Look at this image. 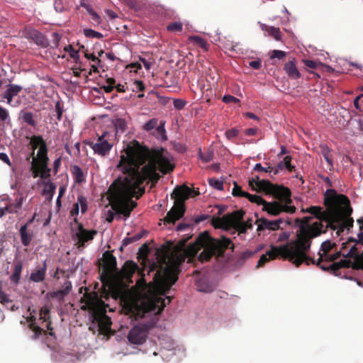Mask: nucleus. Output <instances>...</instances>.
I'll list each match as a JSON object with an SVG mask.
<instances>
[{
  "label": "nucleus",
  "instance_id": "1",
  "mask_svg": "<svg viewBox=\"0 0 363 363\" xmlns=\"http://www.w3.org/2000/svg\"><path fill=\"white\" fill-rule=\"evenodd\" d=\"M323 203L326 207L325 210L318 206L303 208L302 212L312 214L318 221L311 223L313 219L311 216L296 218L295 223L298 226L296 238L279 247L272 245L269 250L261 255L257 267H263L267 262L279 257L299 267L306 258V252L311 248L313 238L325 233L328 229L335 231L336 237L341 236L344 232L349 233L354 226V219L348 197L337 194L333 189H329L324 193Z\"/></svg>",
  "mask_w": 363,
  "mask_h": 363
},
{
  "label": "nucleus",
  "instance_id": "2",
  "mask_svg": "<svg viewBox=\"0 0 363 363\" xmlns=\"http://www.w3.org/2000/svg\"><path fill=\"white\" fill-rule=\"evenodd\" d=\"M123 151L125 155L121 156L117 167L125 176L115 180L107 194L112 209L126 219L137 206L132 198L139 199L145 193V187L140 185L148 179L154 186L160 179L157 170L167 174L174 169L175 165L170 154L164 149L150 152L135 140L128 143Z\"/></svg>",
  "mask_w": 363,
  "mask_h": 363
},
{
  "label": "nucleus",
  "instance_id": "3",
  "mask_svg": "<svg viewBox=\"0 0 363 363\" xmlns=\"http://www.w3.org/2000/svg\"><path fill=\"white\" fill-rule=\"evenodd\" d=\"M185 255L179 250L172 251L169 247L164 249L162 255L160 256L161 264L159 269L154 274V284H147L145 279V274L143 272L137 270L141 277L136 281L135 286L130 288L131 296L127 299H121L123 301H128L133 296V289L136 288L142 292H148L149 295L146 301L143 303V308L145 312H155L160 313L167 304L170 303L171 296H163L170 290L178 280L180 273V266L185 261Z\"/></svg>",
  "mask_w": 363,
  "mask_h": 363
},
{
  "label": "nucleus",
  "instance_id": "4",
  "mask_svg": "<svg viewBox=\"0 0 363 363\" xmlns=\"http://www.w3.org/2000/svg\"><path fill=\"white\" fill-rule=\"evenodd\" d=\"M104 266L100 274L101 281L108 285L112 296L116 299H127L131 296L129 284H133V276L138 269V264L132 260L126 261L121 270H117L116 258L112 251L103 254Z\"/></svg>",
  "mask_w": 363,
  "mask_h": 363
},
{
  "label": "nucleus",
  "instance_id": "5",
  "mask_svg": "<svg viewBox=\"0 0 363 363\" xmlns=\"http://www.w3.org/2000/svg\"><path fill=\"white\" fill-rule=\"evenodd\" d=\"M191 247L195 253L201 247L204 248L199 255V260L204 262L209 261L214 255L223 257L227 249L233 251L235 245L230 238L225 236H221L220 238H213L207 232H204L197 238Z\"/></svg>",
  "mask_w": 363,
  "mask_h": 363
},
{
  "label": "nucleus",
  "instance_id": "6",
  "mask_svg": "<svg viewBox=\"0 0 363 363\" xmlns=\"http://www.w3.org/2000/svg\"><path fill=\"white\" fill-rule=\"evenodd\" d=\"M335 247V243L332 242L330 240H325L320 245V250L318 253V257L317 259L308 255V252L310 250L309 249L306 252V258L303 260V262H301V264L306 263L307 265H309L311 263L313 264H316L323 271L328 272L337 277L343 278L345 277V275H342L341 272H338V269H336V267L332 266L333 264H335L337 262H335V260H337L341 256V251L331 253L333 249Z\"/></svg>",
  "mask_w": 363,
  "mask_h": 363
},
{
  "label": "nucleus",
  "instance_id": "7",
  "mask_svg": "<svg viewBox=\"0 0 363 363\" xmlns=\"http://www.w3.org/2000/svg\"><path fill=\"white\" fill-rule=\"evenodd\" d=\"M199 195L198 190L192 189L186 185L177 186L171 196L174 199V205L167 213L164 220L165 223H174L184 214V201L189 197H196Z\"/></svg>",
  "mask_w": 363,
  "mask_h": 363
},
{
  "label": "nucleus",
  "instance_id": "8",
  "mask_svg": "<svg viewBox=\"0 0 363 363\" xmlns=\"http://www.w3.org/2000/svg\"><path fill=\"white\" fill-rule=\"evenodd\" d=\"M249 184L254 190L256 189L264 192L266 194L272 195L276 199L291 201V191L289 188L282 185L274 184L269 180H261L258 176L250 179Z\"/></svg>",
  "mask_w": 363,
  "mask_h": 363
},
{
  "label": "nucleus",
  "instance_id": "9",
  "mask_svg": "<svg viewBox=\"0 0 363 363\" xmlns=\"http://www.w3.org/2000/svg\"><path fill=\"white\" fill-rule=\"evenodd\" d=\"M245 211L243 210L235 211L233 213L224 215L223 217L213 218L212 225L216 228H222L230 230L233 228L238 234L245 233L247 230V227L243 223V216Z\"/></svg>",
  "mask_w": 363,
  "mask_h": 363
},
{
  "label": "nucleus",
  "instance_id": "10",
  "mask_svg": "<svg viewBox=\"0 0 363 363\" xmlns=\"http://www.w3.org/2000/svg\"><path fill=\"white\" fill-rule=\"evenodd\" d=\"M48 147L46 143L38 150L37 155L32 156L30 171L34 178L40 177L47 179L50 177V168L48 167Z\"/></svg>",
  "mask_w": 363,
  "mask_h": 363
},
{
  "label": "nucleus",
  "instance_id": "11",
  "mask_svg": "<svg viewBox=\"0 0 363 363\" xmlns=\"http://www.w3.org/2000/svg\"><path fill=\"white\" fill-rule=\"evenodd\" d=\"M343 257L344 259L332 265L338 269V272H341L342 275H345L342 273L343 269L363 270V250L359 252L358 248L352 245L346 254H343ZM345 278L347 277L345 276Z\"/></svg>",
  "mask_w": 363,
  "mask_h": 363
},
{
  "label": "nucleus",
  "instance_id": "12",
  "mask_svg": "<svg viewBox=\"0 0 363 363\" xmlns=\"http://www.w3.org/2000/svg\"><path fill=\"white\" fill-rule=\"evenodd\" d=\"M277 199L279 201L268 202L265 201L262 205V210L272 216H277L282 212L293 213L296 211V207L291 205L292 203L291 199V201L280 199Z\"/></svg>",
  "mask_w": 363,
  "mask_h": 363
},
{
  "label": "nucleus",
  "instance_id": "13",
  "mask_svg": "<svg viewBox=\"0 0 363 363\" xmlns=\"http://www.w3.org/2000/svg\"><path fill=\"white\" fill-rule=\"evenodd\" d=\"M108 306L105 303L102 304L97 312H94V315L91 318L93 323H97L99 331L102 334H106L111 330V320L106 315V308Z\"/></svg>",
  "mask_w": 363,
  "mask_h": 363
},
{
  "label": "nucleus",
  "instance_id": "14",
  "mask_svg": "<svg viewBox=\"0 0 363 363\" xmlns=\"http://www.w3.org/2000/svg\"><path fill=\"white\" fill-rule=\"evenodd\" d=\"M150 326L138 324L134 326L128 333V340L131 344L142 345L146 340Z\"/></svg>",
  "mask_w": 363,
  "mask_h": 363
},
{
  "label": "nucleus",
  "instance_id": "15",
  "mask_svg": "<svg viewBox=\"0 0 363 363\" xmlns=\"http://www.w3.org/2000/svg\"><path fill=\"white\" fill-rule=\"evenodd\" d=\"M88 145L94 150V153L101 156L107 155L112 148V144L104 139V135L99 137L96 142L89 141Z\"/></svg>",
  "mask_w": 363,
  "mask_h": 363
},
{
  "label": "nucleus",
  "instance_id": "16",
  "mask_svg": "<svg viewBox=\"0 0 363 363\" xmlns=\"http://www.w3.org/2000/svg\"><path fill=\"white\" fill-rule=\"evenodd\" d=\"M24 36L28 39L33 40L38 45L43 48H45L49 45V42L46 37L35 29H26L24 31Z\"/></svg>",
  "mask_w": 363,
  "mask_h": 363
},
{
  "label": "nucleus",
  "instance_id": "17",
  "mask_svg": "<svg viewBox=\"0 0 363 363\" xmlns=\"http://www.w3.org/2000/svg\"><path fill=\"white\" fill-rule=\"evenodd\" d=\"M84 301H85L86 303L81 307V309L83 311H89L91 314V319L94 317V312H97L100 309V307L102 306V304L104 303L101 299H95L91 297L86 298V300L82 298V302Z\"/></svg>",
  "mask_w": 363,
  "mask_h": 363
},
{
  "label": "nucleus",
  "instance_id": "18",
  "mask_svg": "<svg viewBox=\"0 0 363 363\" xmlns=\"http://www.w3.org/2000/svg\"><path fill=\"white\" fill-rule=\"evenodd\" d=\"M281 219L276 220H269L265 218H257L256 223L257 224V230L262 231L266 229L270 230H277L280 228Z\"/></svg>",
  "mask_w": 363,
  "mask_h": 363
},
{
  "label": "nucleus",
  "instance_id": "19",
  "mask_svg": "<svg viewBox=\"0 0 363 363\" xmlns=\"http://www.w3.org/2000/svg\"><path fill=\"white\" fill-rule=\"evenodd\" d=\"M97 233L95 230H87L84 228L83 225L79 224V232L76 233V236L78 238L79 247H84V243L94 239V235Z\"/></svg>",
  "mask_w": 363,
  "mask_h": 363
},
{
  "label": "nucleus",
  "instance_id": "20",
  "mask_svg": "<svg viewBox=\"0 0 363 363\" xmlns=\"http://www.w3.org/2000/svg\"><path fill=\"white\" fill-rule=\"evenodd\" d=\"M26 321L28 323V328L33 333L30 338L33 340H38L40 336L47 335L46 330L38 325L36 323V318L34 315H30L26 318Z\"/></svg>",
  "mask_w": 363,
  "mask_h": 363
},
{
  "label": "nucleus",
  "instance_id": "21",
  "mask_svg": "<svg viewBox=\"0 0 363 363\" xmlns=\"http://www.w3.org/2000/svg\"><path fill=\"white\" fill-rule=\"evenodd\" d=\"M50 308L47 306H43L40 310V318L39 320L41 323H46V328L49 331L48 334L50 336H55V333L53 332V328L51 326L52 322L50 320Z\"/></svg>",
  "mask_w": 363,
  "mask_h": 363
},
{
  "label": "nucleus",
  "instance_id": "22",
  "mask_svg": "<svg viewBox=\"0 0 363 363\" xmlns=\"http://www.w3.org/2000/svg\"><path fill=\"white\" fill-rule=\"evenodd\" d=\"M46 272L47 263L46 260H44L41 267H37L31 272L29 279L36 283L43 282L45 279Z\"/></svg>",
  "mask_w": 363,
  "mask_h": 363
},
{
  "label": "nucleus",
  "instance_id": "23",
  "mask_svg": "<svg viewBox=\"0 0 363 363\" xmlns=\"http://www.w3.org/2000/svg\"><path fill=\"white\" fill-rule=\"evenodd\" d=\"M72 290V284L69 281H67L63 285V289L55 291L48 294V296L57 298L58 301H63L65 296H67Z\"/></svg>",
  "mask_w": 363,
  "mask_h": 363
},
{
  "label": "nucleus",
  "instance_id": "24",
  "mask_svg": "<svg viewBox=\"0 0 363 363\" xmlns=\"http://www.w3.org/2000/svg\"><path fill=\"white\" fill-rule=\"evenodd\" d=\"M22 90V86L17 84H10L8 85V88L5 91L4 97L6 99L7 104H10L12 101L13 98L17 96L18 93Z\"/></svg>",
  "mask_w": 363,
  "mask_h": 363
},
{
  "label": "nucleus",
  "instance_id": "25",
  "mask_svg": "<svg viewBox=\"0 0 363 363\" xmlns=\"http://www.w3.org/2000/svg\"><path fill=\"white\" fill-rule=\"evenodd\" d=\"M284 70L291 79H296L301 77V73L296 66L294 60L284 65Z\"/></svg>",
  "mask_w": 363,
  "mask_h": 363
},
{
  "label": "nucleus",
  "instance_id": "26",
  "mask_svg": "<svg viewBox=\"0 0 363 363\" xmlns=\"http://www.w3.org/2000/svg\"><path fill=\"white\" fill-rule=\"evenodd\" d=\"M260 27L263 31L267 32L269 35L273 37L276 40L280 41L282 40L283 34L279 28L269 26L264 23H262Z\"/></svg>",
  "mask_w": 363,
  "mask_h": 363
},
{
  "label": "nucleus",
  "instance_id": "27",
  "mask_svg": "<svg viewBox=\"0 0 363 363\" xmlns=\"http://www.w3.org/2000/svg\"><path fill=\"white\" fill-rule=\"evenodd\" d=\"M33 222V219H30L28 223L22 225L20 228V235L21 238L22 244L24 246H28L30 244L32 240V234H28L27 233V227L28 223H31Z\"/></svg>",
  "mask_w": 363,
  "mask_h": 363
},
{
  "label": "nucleus",
  "instance_id": "28",
  "mask_svg": "<svg viewBox=\"0 0 363 363\" xmlns=\"http://www.w3.org/2000/svg\"><path fill=\"white\" fill-rule=\"evenodd\" d=\"M23 269V264L21 261L16 263L13 274L10 277L11 282L18 284L21 279V274Z\"/></svg>",
  "mask_w": 363,
  "mask_h": 363
},
{
  "label": "nucleus",
  "instance_id": "29",
  "mask_svg": "<svg viewBox=\"0 0 363 363\" xmlns=\"http://www.w3.org/2000/svg\"><path fill=\"white\" fill-rule=\"evenodd\" d=\"M45 143V141L40 135H33L30 138V144L32 147V152L30 155L33 156L35 155V151L38 147H40L43 144Z\"/></svg>",
  "mask_w": 363,
  "mask_h": 363
},
{
  "label": "nucleus",
  "instance_id": "30",
  "mask_svg": "<svg viewBox=\"0 0 363 363\" xmlns=\"http://www.w3.org/2000/svg\"><path fill=\"white\" fill-rule=\"evenodd\" d=\"M320 153L330 168L333 167L332 150L325 145H321Z\"/></svg>",
  "mask_w": 363,
  "mask_h": 363
},
{
  "label": "nucleus",
  "instance_id": "31",
  "mask_svg": "<svg viewBox=\"0 0 363 363\" xmlns=\"http://www.w3.org/2000/svg\"><path fill=\"white\" fill-rule=\"evenodd\" d=\"M71 172L74 177V181L81 184L84 181V175L82 169L77 165H74L72 167Z\"/></svg>",
  "mask_w": 363,
  "mask_h": 363
},
{
  "label": "nucleus",
  "instance_id": "32",
  "mask_svg": "<svg viewBox=\"0 0 363 363\" xmlns=\"http://www.w3.org/2000/svg\"><path fill=\"white\" fill-rule=\"evenodd\" d=\"M56 189V185L52 182H48L45 184V188L43 189V195L46 196L47 200L50 201L52 199V197L55 194Z\"/></svg>",
  "mask_w": 363,
  "mask_h": 363
},
{
  "label": "nucleus",
  "instance_id": "33",
  "mask_svg": "<svg viewBox=\"0 0 363 363\" xmlns=\"http://www.w3.org/2000/svg\"><path fill=\"white\" fill-rule=\"evenodd\" d=\"M72 0H55L54 7L57 12H63L70 7Z\"/></svg>",
  "mask_w": 363,
  "mask_h": 363
},
{
  "label": "nucleus",
  "instance_id": "34",
  "mask_svg": "<svg viewBox=\"0 0 363 363\" xmlns=\"http://www.w3.org/2000/svg\"><path fill=\"white\" fill-rule=\"evenodd\" d=\"M21 118L23 121L33 127H35L36 122L34 120V116L31 112H24L21 111Z\"/></svg>",
  "mask_w": 363,
  "mask_h": 363
},
{
  "label": "nucleus",
  "instance_id": "35",
  "mask_svg": "<svg viewBox=\"0 0 363 363\" xmlns=\"http://www.w3.org/2000/svg\"><path fill=\"white\" fill-rule=\"evenodd\" d=\"M64 50L69 53V56L74 60L75 64H81L79 52L75 50L71 45L65 46Z\"/></svg>",
  "mask_w": 363,
  "mask_h": 363
},
{
  "label": "nucleus",
  "instance_id": "36",
  "mask_svg": "<svg viewBox=\"0 0 363 363\" xmlns=\"http://www.w3.org/2000/svg\"><path fill=\"white\" fill-rule=\"evenodd\" d=\"M84 34L86 37L91 38L101 39L104 37L102 33L90 28L84 29Z\"/></svg>",
  "mask_w": 363,
  "mask_h": 363
},
{
  "label": "nucleus",
  "instance_id": "37",
  "mask_svg": "<svg viewBox=\"0 0 363 363\" xmlns=\"http://www.w3.org/2000/svg\"><path fill=\"white\" fill-rule=\"evenodd\" d=\"M189 39L191 42L196 43L201 48H204L206 50L207 49V45H208L207 43L201 37L198 36V35H193V36H191Z\"/></svg>",
  "mask_w": 363,
  "mask_h": 363
},
{
  "label": "nucleus",
  "instance_id": "38",
  "mask_svg": "<svg viewBox=\"0 0 363 363\" xmlns=\"http://www.w3.org/2000/svg\"><path fill=\"white\" fill-rule=\"evenodd\" d=\"M245 198H247L250 201H251L252 203H255L257 205L262 206L264 202L265 201V200L264 199H262L261 196H257V195H252L249 193H246Z\"/></svg>",
  "mask_w": 363,
  "mask_h": 363
},
{
  "label": "nucleus",
  "instance_id": "39",
  "mask_svg": "<svg viewBox=\"0 0 363 363\" xmlns=\"http://www.w3.org/2000/svg\"><path fill=\"white\" fill-rule=\"evenodd\" d=\"M167 29L172 32H179L183 29V24L179 21L173 22L167 26Z\"/></svg>",
  "mask_w": 363,
  "mask_h": 363
},
{
  "label": "nucleus",
  "instance_id": "40",
  "mask_svg": "<svg viewBox=\"0 0 363 363\" xmlns=\"http://www.w3.org/2000/svg\"><path fill=\"white\" fill-rule=\"evenodd\" d=\"M209 184L217 190H223V183L222 181L215 178H211L208 179Z\"/></svg>",
  "mask_w": 363,
  "mask_h": 363
},
{
  "label": "nucleus",
  "instance_id": "41",
  "mask_svg": "<svg viewBox=\"0 0 363 363\" xmlns=\"http://www.w3.org/2000/svg\"><path fill=\"white\" fill-rule=\"evenodd\" d=\"M291 157L289 155L286 156L284 160L281 161V162L284 164V166L285 168H286L289 172H294L295 171V167L291 164Z\"/></svg>",
  "mask_w": 363,
  "mask_h": 363
},
{
  "label": "nucleus",
  "instance_id": "42",
  "mask_svg": "<svg viewBox=\"0 0 363 363\" xmlns=\"http://www.w3.org/2000/svg\"><path fill=\"white\" fill-rule=\"evenodd\" d=\"M246 193L247 192L242 190L241 186H240L236 182L234 183V188L232 191L234 196L245 197Z\"/></svg>",
  "mask_w": 363,
  "mask_h": 363
},
{
  "label": "nucleus",
  "instance_id": "43",
  "mask_svg": "<svg viewBox=\"0 0 363 363\" xmlns=\"http://www.w3.org/2000/svg\"><path fill=\"white\" fill-rule=\"evenodd\" d=\"M115 126H116L117 131H121V133H123L125 131V130L126 128L127 123H126L125 119L118 118L116 121Z\"/></svg>",
  "mask_w": 363,
  "mask_h": 363
},
{
  "label": "nucleus",
  "instance_id": "44",
  "mask_svg": "<svg viewBox=\"0 0 363 363\" xmlns=\"http://www.w3.org/2000/svg\"><path fill=\"white\" fill-rule=\"evenodd\" d=\"M157 121H158L157 118L150 119L144 125V129L147 131H149L156 128L157 126Z\"/></svg>",
  "mask_w": 363,
  "mask_h": 363
},
{
  "label": "nucleus",
  "instance_id": "45",
  "mask_svg": "<svg viewBox=\"0 0 363 363\" xmlns=\"http://www.w3.org/2000/svg\"><path fill=\"white\" fill-rule=\"evenodd\" d=\"M267 167H263L260 163H257L254 167V170L257 172H272L273 167L270 166L269 164H266Z\"/></svg>",
  "mask_w": 363,
  "mask_h": 363
},
{
  "label": "nucleus",
  "instance_id": "46",
  "mask_svg": "<svg viewBox=\"0 0 363 363\" xmlns=\"http://www.w3.org/2000/svg\"><path fill=\"white\" fill-rule=\"evenodd\" d=\"M79 203V206H81V211L82 213H84L87 210V201L85 197L83 196H79L77 198V202Z\"/></svg>",
  "mask_w": 363,
  "mask_h": 363
},
{
  "label": "nucleus",
  "instance_id": "47",
  "mask_svg": "<svg viewBox=\"0 0 363 363\" xmlns=\"http://www.w3.org/2000/svg\"><path fill=\"white\" fill-rule=\"evenodd\" d=\"M225 135L228 140H231L239 135V130L235 128L227 130Z\"/></svg>",
  "mask_w": 363,
  "mask_h": 363
},
{
  "label": "nucleus",
  "instance_id": "48",
  "mask_svg": "<svg viewBox=\"0 0 363 363\" xmlns=\"http://www.w3.org/2000/svg\"><path fill=\"white\" fill-rule=\"evenodd\" d=\"M357 223L359 225V232L357 234L358 241L363 245V218L357 219Z\"/></svg>",
  "mask_w": 363,
  "mask_h": 363
},
{
  "label": "nucleus",
  "instance_id": "49",
  "mask_svg": "<svg viewBox=\"0 0 363 363\" xmlns=\"http://www.w3.org/2000/svg\"><path fill=\"white\" fill-rule=\"evenodd\" d=\"M61 38L62 35L57 32H55L52 34V48H58Z\"/></svg>",
  "mask_w": 363,
  "mask_h": 363
},
{
  "label": "nucleus",
  "instance_id": "50",
  "mask_svg": "<svg viewBox=\"0 0 363 363\" xmlns=\"http://www.w3.org/2000/svg\"><path fill=\"white\" fill-rule=\"evenodd\" d=\"M223 102L225 104H229V103H235L238 104L240 103V99L238 98L232 96V95H224L222 98Z\"/></svg>",
  "mask_w": 363,
  "mask_h": 363
},
{
  "label": "nucleus",
  "instance_id": "51",
  "mask_svg": "<svg viewBox=\"0 0 363 363\" xmlns=\"http://www.w3.org/2000/svg\"><path fill=\"white\" fill-rule=\"evenodd\" d=\"M133 86H134V87L133 88V90L136 91H143L145 89V84L140 80H135L133 82Z\"/></svg>",
  "mask_w": 363,
  "mask_h": 363
},
{
  "label": "nucleus",
  "instance_id": "52",
  "mask_svg": "<svg viewBox=\"0 0 363 363\" xmlns=\"http://www.w3.org/2000/svg\"><path fill=\"white\" fill-rule=\"evenodd\" d=\"M186 101L182 100V99H174V101H173V104H174V106L175 108L178 109V110H182L184 108L185 105H186Z\"/></svg>",
  "mask_w": 363,
  "mask_h": 363
},
{
  "label": "nucleus",
  "instance_id": "53",
  "mask_svg": "<svg viewBox=\"0 0 363 363\" xmlns=\"http://www.w3.org/2000/svg\"><path fill=\"white\" fill-rule=\"evenodd\" d=\"M55 112L57 113V118L60 121L62 119V113H63V108L61 106V103L60 101H57L55 103Z\"/></svg>",
  "mask_w": 363,
  "mask_h": 363
},
{
  "label": "nucleus",
  "instance_id": "54",
  "mask_svg": "<svg viewBox=\"0 0 363 363\" xmlns=\"http://www.w3.org/2000/svg\"><path fill=\"white\" fill-rule=\"evenodd\" d=\"M156 132H157L158 136H160L161 138L164 139V140L167 139L166 135H165L166 131H165V129L164 127V123L157 126Z\"/></svg>",
  "mask_w": 363,
  "mask_h": 363
},
{
  "label": "nucleus",
  "instance_id": "55",
  "mask_svg": "<svg viewBox=\"0 0 363 363\" xmlns=\"http://www.w3.org/2000/svg\"><path fill=\"white\" fill-rule=\"evenodd\" d=\"M286 56V52L281 50H274L272 51L271 58L282 59Z\"/></svg>",
  "mask_w": 363,
  "mask_h": 363
},
{
  "label": "nucleus",
  "instance_id": "56",
  "mask_svg": "<svg viewBox=\"0 0 363 363\" xmlns=\"http://www.w3.org/2000/svg\"><path fill=\"white\" fill-rule=\"evenodd\" d=\"M89 14L91 16V19L94 23H96L97 25L101 23V18L100 16L94 11V9Z\"/></svg>",
  "mask_w": 363,
  "mask_h": 363
},
{
  "label": "nucleus",
  "instance_id": "57",
  "mask_svg": "<svg viewBox=\"0 0 363 363\" xmlns=\"http://www.w3.org/2000/svg\"><path fill=\"white\" fill-rule=\"evenodd\" d=\"M84 56L87 60H90L92 62L97 63L98 65L101 64V60L98 57H96L93 53L85 52Z\"/></svg>",
  "mask_w": 363,
  "mask_h": 363
},
{
  "label": "nucleus",
  "instance_id": "58",
  "mask_svg": "<svg viewBox=\"0 0 363 363\" xmlns=\"http://www.w3.org/2000/svg\"><path fill=\"white\" fill-rule=\"evenodd\" d=\"M200 158L204 162H211L213 158V153L212 152H209L206 155H202L200 152Z\"/></svg>",
  "mask_w": 363,
  "mask_h": 363
},
{
  "label": "nucleus",
  "instance_id": "59",
  "mask_svg": "<svg viewBox=\"0 0 363 363\" xmlns=\"http://www.w3.org/2000/svg\"><path fill=\"white\" fill-rule=\"evenodd\" d=\"M23 203V197L22 196H20L15 199L14 203H13L12 204H13L15 209L18 211V210L21 208Z\"/></svg>",
  "mask_w": 363,
  "mask_h": 363
},
{
  "label": "nucleus",
  "instance_id": "60",
  "mask_svg": "<svg viewBox=\"0 0 363 363\" xmlns=\"http://www.w3.org/2000/svg\"><path fill=\"white\" fill-rule=\"evenodd\" d=\"M303 62L306 67L311 68V69H316L320 65V63H318L315 61H313V60H303Z\"/></svg>",
  "mask_w": 363,
  "mask_h": 363
},
{
  "label": "nucleus",
  "instance_id": "61",
  "mask_svg": "<svg viewBox=\"0 0 363 363\" xmlns=\"http://www.w3.org/2000/svg\"><path fill=\"white\" fill-rule=\"evenodd\" d=\"M9 118V111L6 108L0 106V120L2 121H5Z\"/></svg>",
  "mask_w": 363,
  "mask_h": 363
},
{
  "label": "nucleus",
  "instance_id": "62",
  "mask_svg": "<svg viewBox=\"0 0 363 363\" xmlns=\"http://www.w3.org/2000/svg\"><path fill=\"white\" fill-rule=\"evenodd\" d=\"M253 255H254L253 252H250V251L244 252L241 254L239 259L242 262H245V260L249 259L250 257H252Z\"/></svg>",
  "mask_w": 363,
  "mask_h": 363
},
{
  "label": "nucleus",
  "instance_id": "63",
  "mask_svg": "<svg viewBox=\"0 0 363 363\" xmlns=\"http://www.w3.org/2000/svg\"><path fill=\"white\" fill-rule=\"evenodd\" d=\"M10 301L8 295L3 292L1 290H0V302L2 304H5L6 303H9Z\"/></svg>",
  "mask_w": 363,
  "mask_h": 363
},
{
  "label": "nucleus",
  "instance_id": "64",
  "mask_svg": "<svg viewBox=\"0 0 363 363\" xmlns=\"http://www.w3.org/2000/svg\"><path fill=\"white\" fill-rule=\"evenodd\" d=\"M250 67L255 69H258L261 67V60H252L249 62Z\"/></svg>",
  "mask_w": 363,
  "mask_h": 363
}]
</instances>
